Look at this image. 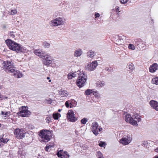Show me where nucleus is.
<instances>
[{
	"instance_id": "obj_1",
	"label": "nucleus",
	"mask_w": 158,
	"mask_h": 158,
	"mask_svg": "<svg viewBox=\"0 0 158 158\" xmlns=\"http://www.w3.org/2000/svg\"><path fill=\"white\" fill-rule=\"evenodd\" d=\"M3 69L7 73H13L14 76L18 78L22 77V73L15 67L13 63L10 61H4L3 63Z\"/></svg>"
},
{
	"instance_id": "obj_2",
	"label": "nucleus",
	"mask_w": 158,
	"mask_h": 158,
	"mask_svg": "<svg viewBox=\"0 0 158 158\" xmlns=\"http://www.w3.org/2000/svg\"><path fill=\"white\" fill-rule=\"evenodd\" d=\"M7 45L10 49L15 51L17 52H23L24 49L20 44L10 39H7L5 41Z\"/></svg>"
},
{
	"instance_id": "obj_3",
	"label": "nucleus",
	"mask_w": 158,
	"mask_h": 158,
	"mask_svg": "<svg viewBox=\"0 0 158 158\" xmlns=\"http://www.w3.org/2000/svg\"><path fill=\"white\" fill-rule=\"evenodd\" d=\"M34 53L36 55L43 58V61L44 64L46 65H49V56L47 55L45 52L40 50L36 49L34 51Z\"/></svg>"
},
{
	"instance_id": "obj_4",
	"label": "nucleus",
	"mask_w": 158,
	"mask_h": 158,
	"mask_svg": "<svg viewBox=\"0 0 158 158\" xmlns=\"http://www.w3.org/2000/svg\"><path fill=\"white\" fill-rule=\"evenodd\" d=\"M125 118L127 122L133 125L137 126V123L141 121L139 116L137 114L133 115L131 117L130 115L127 114L125 116Z\"/></svg>"
},
{
	"instance_id": "obj_5",
	"label": "nucleus",
	"mask_w": 158,
	"mask_h": 158,
	"mask_svg": "<svg viewBox=\"0 0 158 158\" xmlns=\"http://www.w3.org/2000/svg\"><path fill=\"white\" fill-rule=\"evenodd\" d=\"M78 75L76 84L79 87L81 88L85 85L87 80V76L83 72H80Z\"/></svg>"
},
{
	"instance_id": "obj_6",
	"label": "nucleus",
	"mask_w": 158,
	"mask_h": 158,
	"mask_svg": "<svg viewBox=\"0 0 158 158\" xmlns=\"http://www.w3.org/2000/svg\"><path fill=\"white\" fill-rule=\"evenodd\" d=\"M49 131L43 129L40 130L39 133V135L41 138L40 140L41 142H47L49 141V136L48 132Z\"/></svg>"
},
{
	"instance_id": "obj_7",
	"label": "nucleus",
	"mask_w": 158,
	"mask_h": 158,
	"mask_svg": "<svg viewBox=\"0 0 158 158\" xmlns=\"http://www.w3.org/2000/svg\"><path fill=\"white\" fill-rule=\"evenodd\" d=\"M16 138L19 139H23L25 137L26 132L23 129L16 128L14 131Z\"/></svg>"
},
{
	"instance_id": "obj_8",
	"label": "nucleus",
	"mask_w": 158,
	"mask_h": 158,
	"mask_svg": "<svg viewBox=\"0 0 158 158\" xmlns=\"http://www.w3.org/2000/svg\"><path fill=\"white\" fill-rule=\"evenodd\" d=\"M64 21L61 17H58L51 21L52 25L54 27H57L59 26L64 25Z\"/></svg>"
},
{
	"instance_id": "obj_9",
	"label": "nucleus",
	"mask_w": 158,
	"mask_h": 158,
	"mask_svg": "<svg viewBox=\"0 0 158 158\" xmlns=\"http://www.w3.org/2000/svg\"><path fill=\"white\" fill-rule=\"evenodd\" d=\"M19 110L18 114L20 116L23 117H28L31 114V112L25 106H22L19 109Z\"/></svg>"
},
{
	"instance_id": "obj_10",
	"label": "nucleus",
	"mask_w": 158,
	"mask_h": 158,
	"mask_svg": "<svg viewBox=\"0 0 158 158\" xmlns=\"http://www.w3.org/2000/svg\"><path fill=\"white\" fill-rule=\"evenodd\" d=\"M98 65L97 61V60L94 61L91 63L86 64L85 66V70L89 71H94L95 69Z\"/></svg>"
},
{
	"instance_id": "obj_11",
	"label": "nucleus",
	"mask_w": 158,
	"mask_h": 158,
	"mask_svg": "<svg viewBox=\"0 0 158 158\" xmlns=\"http://www.w3.org/2000/svg\"><path fill=\"white\" fill-rule=\"evenodd\" d=\"M132 139L129 135H124L120 139L119 143L122 144L126 145L129 144L131 142Z\"/></svg>"
},
{
	"instance_id": "obj_12",
	"label": "nucleus",
	"mask_w": 158,
	"mask_h": 158,
	"mask_svg": "<svg viewBox=\"0 0 158 158\" xmlns=\"http://www.w3.org/2000/svg\"><path fill=\"white\" fill-rule=\"evenodd\" d=\"M67 118L68 121L74 122L77 120V118L75 117L74 112L72 110L68 111L67 114Z\"/></svg>"
},
{
	"instance_id": "obj_13",
	"label": "nucleus",
	"mask_w": 158,
	"mask_h": 158,
	"mask_svg": "<svg viewBox=\"0 0 158 158\" xmlns=\"http://www.w3.org/2000/svg\"><path fill=\"white\" fill-rule=\"evenodd\" d=\"M98 124L96 122H93L91 125V127L92 131L93 133L96 135H97L99 134L98 131Z\"/></svg>"
},
{
	"instance_id": "obj_14",
	"label": "nucleus",
	"mask_w": 158,
	"mask_h": 158,
	"mask_svg": "<svg viewBox=\"0 0 158 158\" xmlns=\"http://www.w3.org/2000/svg\"><path fill=\"white\" fill-rule=\"evenodd\" d=\"M151 107L157 111H158V102L155 100H152L149 102Z\"/></svg>"
},
{
	"instance_id": "obj_15",
	"label": "nucleus",
	"mask_w": 158,
	"mask_h": 158,
	"mask_svg": "<svg viewBox=\"0 0 158 158\" xmlns=\"http://www.w3.org/2000/svg\"><path fill=\"white\" fill-rule=\"evenodd\" d=\"M59 95L62 98H64V99L68 97L69 95V93L66 90L60 89L58 91Z\"/></svg>"
},
{
	"instance_id": "obj_16",
	"label": "nucleus",
	"mask_w": 158,
	"mask_h": 158,
	"mask_svg": "<svg viewBox=\"0 0 158 158\" xmlns=\"http://www.w3.org/2000/svg\"><path fill=\"white\" fill-rule=\"evenodd\" d=\"M125 37L124 36H118L116 38L117 40H116V44L118 45H121L124 43V39Z\"/></svg>"
},
{
	"instance_id": "obj_17",
	"label": "nucleus",
	"mask_w": 158,
	"mask_h": 158,
	"mask_svg": "<svg viewBox=\"0 0 158 158\" xmlns=\"http://www.w3.org/2000/svg\"><path fill=\"white\" fill-rule=\"evenodd\" d=\"M158 69V64L156 63H153L149 67V72L151 73L155 72Z\"/></svg>"
},
{
	"instance_id": "obj_18",
	"label": "nucleus",
	"mask_w": 158,
	"mask_h": 158,
	"mask_svg": "<svg viewBox=\"0 0 158 158\" xmlns=\"http://www.w3.org/2000/svg\"><path fill=\"white\" fill-rule=\"evenodd\" d=\"M83 53V51L81 49L78 48L76 49L74 52V56L76 57L80 56Z\"/></svg>"
},
{
	"instance_id": "obj_19",
	"label": "nucleus",
	"mask_w": 158,
	"mask_h": 158,
	"mask_svg": "<svg viewBox=\"0 0 158 158\" xmlns=\"http://www.w3.org/2000/svg\"><path fill=\"white\" fill-rule=\"evenodd\" d=\"M25 152L24 151H20L18 152L19 158H25Z\"/></svg>"
},
{
	"instance_id": "obj_20",
	"label": "nucleus",
	"mask_w": 158,
	"mask_h": 158,
	"mask_svg": "<svg viewBox=\"0 0 158 158\" xmlns=\"http://www.w3.org/2000/svg\"><path fill=\"white\" fill-rule=\"evenodd\" d=\"M77 77V74L74 73H70L67 75V78L69 79H72L73 78Z\"/></svg>"
},
{
	"instance_id": "obj_21",
	"label": "nucleus",
	"mask_w": 158,
	"mask_h": 158,
	"mask_svg": "<svg viewBox=\"0 0 158 158\" xmlns=\"http://www.w3.org/2000/svg\"><path fill=\"white\" fill-rule=\"evenodd\" d=\"M87 56L88 57L92 58L94 56V52L92 50H90L87 52Z\"/></svg>"
},
{
	"instance_id": "obj_22",
	"label": "nucleus",
	"mask_w": 158,
	"mask_h": 158,
	"mask_svg": "<svg viewBox=\"0 0 158 158\" xmlns=\"http://www.w3.org/2000/svg\"><path fill=\"white\" fill-rule=\"evenodd\" d=\"M151 82L153 84L158 85V77H156L153 78Z\"/></svg>"
},
{
	"instance_id": "obj_23",
	"label": "nucleus",
	"mask_w": 158,
	"mask_h": 158,
	"mask_svg": "<svg viewBox=\"0 0 158 158\" xmlns=\"http://www.w3.org/2000/svg\"><path fill=\"white\" fill-rule=\"evenodd\" d=\"M105 85L104 81H98L97 83V87L98 88L102 87Z\"/></svg>"
},
{
	"instance_id": "obj_24",
	"label": "nucleus",
	"mask_w": 158,
	"mask_h": 158,
	"mask_svg": "<svg viewBox=\"0 0 158 158\" xmlns=\"http://www.w3.org/2000/svg\"><path fill=\"white\" fill-rule=\"evenodd\" d=\"M70 108L75 106L77 105V102L73 99H71L70 100Z\"/></svg>"
},
{
	"instance_id": "obj_25",
	"label": "nucleus",
	"mask_w": 158,
	"mask_h": 158,
	"mask_svg": "<svg viewBox=\"0 0 158 158\" xmlns=\"http://www.w3.org/2000/svg\"><path fill=\"white\" fill-rule=\"evenodd\" d=\"M152 142L150 141H144L142 142V145L144 147L147 148L148 147V145L151 143Z\"/></svg>"
},
{
	"instance_id": "obj_26",
	"label": "nucleus",
	"mask_w": 158,
	"mask_h": 158,
	"mask_svg": "<svg viewBox=\"0 0 158 158\" xmlns=\"http://www.w3.org/2000/svg\"><path fill=\"white\" fill-rule=\"evenodd\" d=\"M9 140V139L6 138L4 139L2 137L0 139V143L1 144H2V143H6Z\"/></svg>"
},
{
	"instance_id": "obj_27",
	"label": "nucleus",
	"mask_w": 158,
	"mask_h": 158,
	"mask_svg": "<svg viewBox=\"0 0 158 158\" xmlns=\"http://www.w3.org/2000/svg\"><path fill=\"white\" fill-rule=\"evenodd\" d=\"M93 90L91 89H87L85 91V94L86 95H90L93 94Z\"/></svg>"
},
{
	"instance_id": "obj_28",
	"label": "nucleus",
	"mask_w": 158,
	"mask_h": 158,
	"mask_svg": "<svg viewBox=\"0 0 158 158\" xmlns=\"http://www.w3.org/2000/svg\"><path fill=\"white\" fill-rule=\"evenodd\" d=\"M60 117V114L58 113L54 114H53V117L55 119H58Z\"/></svg>"
},
{
	"instance_id": "obj_29",
	"label": "nucleus",
	"mask_w": 158,
	"mask_h": 158,
	"mask_svg": "<svg viewBox=\"0 0 158 158\" xmlns=\"http://www.w3.org/2000/svg\"><path fill=\"white\" fill-rule=\"evenodd\" d=\"M96 156L98 158H104L102 153L100 151L97 152Z\"/></svg>"
},
{
	"instance_id": "obj_30",
	"label": "nucleus",
	"mask_w": 158,
	"mask_h": 158,
	"mask_svg": "<svg viewBox=\"0 0 158 158\" xmlns=\"http://www.w3.org/2000/svg\"><path fill=\"white\" fill-rule=\"evenodd\" d=\"M92 94L97 98H99L100 96V94L98 93L97 91H94L93 90Z\"/></svg>"
},
{
	"instance_id": "obj_31",
	"label": "nucleus",
	"mask_w": 158,
	"mask_h": 158,
	"mask_svg": "<svg viewBox=\"0 0 158 158\" xmlns=\"http://www.w3.org/2000/svg\"><path fill=\"white\" fill-rule=\"evenodd\" d=\"M62 151H61V150H58V152L57 153V156L58 157L62 158L63 157V155L62 154Z\"/></svg>"
},
{
	"instance_id": "obj_32",
	"label": "nucleus",
	"mask_w": 158,
	"mask_h": 158,
	"mask_svg": "<svg viewBox=\"0 0 158 158\" xmlns=\"http://www.w3.org/2000/svg\"><path fill=\"white\" fill-rule=\"evenodd\" d=\"M127 67L129 68V69L131 70H133L134 69V66L133 64L131 63L129 64L128 65Z\"/></svg>"
},
{
	"instance_id": "obj_33",
	"label": "nucleus",
	"mask_w": 158,
	"mask_h": 158,
	"mask_svg": "<svg viewBox=\"0 0 158 158\" xmlns=\"http://www.w3.org/2000/svg\"><path fill=\"white\" fill-rule=\"evenodd\" d=\"M17 12L16 10H12L9 12V13L11 15H13L16 14L17 13Z\"/></svg>"
},
{
	"instance_id": "obj_34",
	"label": "nucleus",
	"mask_w": 158,
	"mask_h": 158,
	"mask_svg": "<svg viewBox=\"0 0 158 158\" xmlns=\"http://www.w3.org/2000/svg\"><path fill=\"white\" fill-rule=\"evenodd\" d=\"M98 145L101 147H104L106 145L105 143L102 141H99Z\"/></svg>"
},
{
	"instance_id": "obj_35",
	"label": "nucleus",
	"mask_w": 158,
	"mask_h": 158,
	"mask_svg": "<svg viewBox=\"0 0 158 158\" xmlns=\"http://www.w3.org/2000/svg\"><path fill=\"white\" fill-rule=\"evenodd\" d=\"M88 121V119L86 118H84L81 120V123L83 124H85Z\"/></svg>"
},
{
	"instance_id": "obj_36",
	"label": "nucleus",
	"mask_w": 158,
	"mask_h": 158,
	"mask_svg": "<svg viewBox=\"0 0 158 158\" xmlns=\"http://www.w3.org/2000/svg\"><path fill=\"white\" fill-rule=\"evenodd\" d=\"M115 11L116 12L118 15L119 13L120 12V10L119 9V7L118 6H116L115 8Z\"/></svg>"
},
{
	"instance_id": "obj_37",
	"label": "nucleus",
	"mask_w": 158,
	"mask_h": 158,
	"mask_svg": "<svg viewBox=\"0 0 158 158\" xmlns=\"http://www.w3.org/2000/svg\"><path fill=\"white\" fill-rule=\"evenodd\" d=\"M65 105L67 108H68L70 106V100H68L66 102Z\"/></svg>"
},
{
	"instance_id": "obj_38",
	"label": "nucleus",
	"mask_w": 158,
	"mask_h": 158,
	"mask_svg": "<svg viewBox=\"0 0 158 158\" xmlns=\"http://www.w3.org/2000/svg\"><path fill=\"white\" fill-rule=\"evenodd\" d=\"M128 48L130 49L134 50L135 49V46L131 44H130L129 45Z\"/></svg>"
},
{
	"instance_id": "obj_39",
	"label": "nucleus",
	"mask_w": 158,
	"mask_h": 158,
	"mask_svg": "<svg viewBox=\"0 0 158 158\" xmlns=\"http://www.w3.org/2000/svg\"><path fill=\"white\" fill-rule=\"evenodd\" d=\"M43 45L45 48H48L49 46V43L47 42H44L43 43Z\"/></svg>"
},
{
	"instance_id": "obj_40",
	"label": "nucleus",
	"mask_w": 158,
	"mask_h": 158,
	"mask_svg": "<svg viewBox=\"0 0 158 158\" xmlns=\"http://www.w3.org/2000/svg\"><path fill=\"white\" fill-rule=\"evenodd\" d=\"M10 114L9 112H4L3 111H2L1 112V114L2 115H5V117H6L7 115H8V114Z\"/></svg>"
},
{
	"instance_id": "obj_41",
	"label": "nucleus",
	"mask_w": 158,
	"mask_h": 158,
	"mask_svg": "<svg viewBox=\"0 0 158 158\" xmlns=\"http://www.w3.org/2000/svg\"><path fill=\"white\" fill-rule=\"evenodd\" d=\"M128 1V0H119L120 2L123 4L126 3Z\"/></svg>"
},
{
	"instance_id": "obj_42",
	"label": "nucleus",
	"mask_w": 158,
	"mask_h": 158,
	"mask_svg": "<svg viewBox=\"0 0 158 158\" xmlns=\"http://www.w3.org/2000/svg\"><path fill=\"white\" fill-rule=\"evenodd\" d=\"M9 35L12 38H14L15 34L13 32H10L9 33Z\"/></svg>"
},
{
	"instance_id": "obj_43",
	"label": "nucleus",
	"mask_w": 158,
	"mask_h": 158,
	"mask_svg": "<svg viewBox=\"0 0 158 158\" xmlns=\"http://www.w3.org/2000/svg\"><path fill=\"white\" fill-rule=\"evenodd\" d=\"M94 16H95V18H97L99 17L100 16V15L99 13L96 12L95 13Z\"/></svg>"
},
{
	"instance_id": "obj_44",
	"label": "nucleus",
	"mask_w": 158,
	"mask_h": 158,
	"mask_svg": "<svg viewBox=\"0 0 158 158\" xmlns=\"http://www.w3.org/2000/svg\"><path fill=\"white\" fill-rule=\"evenodd\" d=\"M49 145L48 144L47 145L45 148V151H46L48 152V149H49Z\"/></svg>"
},
{
	"instance_id": "obj_45",
	"label": "nucleus",
	"mask_w": 158,
	"mask_h": 158,
	"mask_svg": "<svg viewBox=\"0 0 158 158\" xmlns=\"http://www.w3.org/2000/svg\"><path fill=\"white\" fill-rule=\"evenodd\" d=\"M50 66L53 68H55L56 64L55 63H53L51 64V65Z\"/></svg>"
},
{
	"instance_id": "obj_46",
	"label": "nucleus",
	"mask_w": 158,
	"mask_h": 158,
	"mask_svg": "<svg viewBox=\"0 0 158 158\" xmlns=\"http://www.w3.org/2000/svg\"><path fill=\"white\" fill-rule=\"evenodd\" d=\"M50 104H51L52 102H53V103H54L55 104H56V101H54V100H51V99H50Z\"/></svg>"
},
{
	"instance_id": "obj_47",
	"label": "nucleus",
	"mask_w": 158,
	"mask_h": 158,
	"mask_svg": "<svg viewBox=\"0 0 158 158\" xmlns=\"http://www.w3.org/2000/svg\"><path fill=\"white\" fill-rule=\"evenodd\" d=\"M54 145L53 143L51 142V143H50V148L53 147Z\"/></svg>"
},
{
	"instance_id": "obj_48",
	"label": "nucleus",
	"mask_w": 158,
	"mask_h": 158,
	"mask_svg": "<svg viewBox=\"0 0 158 158\" xmlns=\"http://www.w3.org/2000/svg\"><path fill=\"white\" fill-rule=\"evenodd\" d=\"M98 131H102V129L101 127H99V128H98Z\"/></svg>"
},
{
	"instance_id": "obj_49",
	"label": "nucleus",
	"mask_w": 158,
	"mask_h": 158,
	"mask_svg": "<svg viewBox=\"0 0 158 158\" xmlns=\"http://www.w3.org/2000/svg\"><path fill=\"white\" fill-rule=\"evenodd\" d=\"M64 153L67 156V158H69V155L68 153L67 152H65Z\"/></svg>"
},
{
	"instance_id": "obj_50",
	"label": "nucleus",
	"mask_w": 158,
	"mask_h": 158,
	"mask_svg": "<svg viewBox=\"0 0 158 158\" xmlns=\"http://www.w3.org/2000/svg\"><path fill=\"white\" fill-rule=\"evenodd\" d=\"M155 151L156 152H158V148L155 149Z\"/></svg>"
},
{
	"instance_id": "obj_51",
	"label": "nucleus",
	"mask_w": 158,
	"mask_h": 158,
	"mask_svg": "<svg viewBox=\"0 0 158 158\" xmlns=\"http://www.w3.org/2000/svg\"><path fill=\"white\" fill-rule=\"evenodd\" d=\"M75 133L76 135H78V131H75Z\"/></svg>"
},
{
	"instance_id": "obj_52",
	"label": "nucleus",
	"mask_w": 158,
	"mask_h": 158,
	"mask_svg": "<svg viewBox=\"0 0 158 158\" xmlns=\"http://www.w3.org/2000/svg\"><path fill=\"white\" fill-rule=\"evenodd\" d=\"M49 118H48V117H47V119H47V120H48V121H49Z\"/></svg>"
},
{
	"instance_id": "obj_53",
	"label": "nucleus",
	"mask_w": 158,
	"mask_h": 158,
	"mask_svg": "<svg viewBox=\"0 0 158 158\" xmlns=\"http://www.w3.org/2000/svg\"><path fill=\"white\" fill-rule=\"evenodd\" d=\"M47 79L48 80L49 79V77H47Z\"/></svg>"
},
{
	"instance_id": "obj_54",
	"label": "nucleus",
	"mask_w": 158,
	"mask_h": 158,
	"mask_svg": "<svg viewBox=\"0 0 158 158\" xmlns=\"http://www.w3.org/2000/svg\"><path fill=\"white\" fill-rule=\"evenodd\" d=\"M61 110L60 109H59L58 110V111L59 112H60L61 111Z\"/></svg>"
},
{
	"instance_id": "obj_55",
	"label": "nucleus",
	"mask_w": 158,
	"mask_h": 158,
	"mask_svg": "<svg viewBox=\"0 0 158 158\" xmlns=\"http://www.w3.org/2000/svg\"><path fill=\"white\" fill-rule=\"evenodd\" d=\"M154 158H158V156H155Z\"/></svg>"
},
{
	"instance_id": "obj_56",
	"label": "nucleus",
	"mask_w": 158,
	"mask_h": 158,
	"mask_svg": "<svg viewBox=\"0 0 158 158\" xmlns=\"http://www.w3.org/2000/svg\"><path fill=\"white\" fill-rule=\"evenodd\" d=\"M2 88V86L0 85V89Z\"/></svg>"
},
{
	"instance_id": "obj_57",
	"label": "nucleus",
	"mask_w": 158,
	"mask_h": 158,
	"mask_svg": "<svg viewBox=\"0 0 158 158\" xmlns=\"http://www.w3.org/2000/svg\"><path fill=\"white\" fill-rule=\"evenodd\" d=\"M56 73V71H54V72L53 73Z\"/></svg>"
},
{
	"instance_id": "obj_58",
	"label": "nucleus",
	"mask_w": 158,
	"mask_h": 158,
	"mask_svg": "<svg viewBox=\"0 0 158 158\" xmlns=\"http://www.w3.org/2000/svg\"><path fill=\"white\" fill-rule=\"evenodd\" d=\"M50 134H51V131H50Z\"/></svg>"
},
{
	"instance_id": "obj_59",
	"label": "nucleus",
	"mask_w": 158,
	"mask_h": 158,
	"mask_svg": "<svg viewBox=\"0 0 158 158\" xmlns=\"http://www.w3.org/2000/svg\"><path fill=\"white\" fill-rule=\"evenodd\" d=\"M52 69H51V72H52Z\"/></svg>"
},
{
	"instance_id": "obj_60",
	"label": "nucleus",
	"mask_w": 158,
	"mask_h": 158,
	"mask_svg": "<svg viewBox=\"0 0 158 158\" xmlns=\"http://www.w3.org/2000/svg\"><path fill=\"white\" fill-rule=\"evenodd\" d=\"M50 82L51 81V80H50Z\"/></svg>"
},
{
	"instance_id": "obj_61",
	"label": "nucleus",
	"mask_w": 158,
	"mask_h": 158,
	"mask_svg": "<svg viewBox=\"0 0 158 158\" xmlns=\"http://www.w3.org/2000/svg\"><path fill=\"white\" fill-rule=\"evenodd\" d=\"M50 137H51V136H50ZM50 139H51V138H50Z\"/></svg>"
}]
</instances>
